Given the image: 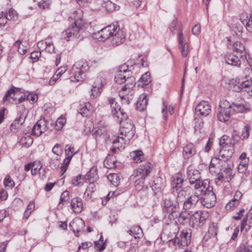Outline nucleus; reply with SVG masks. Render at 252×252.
<instances>
[{"label": "nucleus", "mask_w": 252, "mask_h": 252, "mask_svg": "<svg viewBox=\"0 0 252 252\" xmlns=\"http://www.w3.org/2000/svg\"><path fill=\"white\" fill-rule=\"evenodd\" d=\"M209 168L210 173L217 176L215 180L218 186L225 179H231L234 175L232 162L225 161L217 157L212 158Z\"/></svg>", "instance_id": "nucleus-1"}, {"label": "nucleus", "mask_w": 252, "mask_h": 252, "mask_svg": "<svg viewBox=\"0 0 252 252\" xmlns=\"http://www.w3.org/2000/svg\"><path fill=\"white\" fill-rule=\"evenodd\" d=\"M122 116L120 120L121 127L120 134L113 141V144L120 143L122 147L123 144L128 143L130 140L133 137L135 132V127L131 120L128 119L125 112H121ZM118 148L119 146H118Z\"/></svg>", "instance_id": "nucleus-2"}, {"label": "nucleus", "mask_w": 252, "mask_h": 252, "mask_svg": "<svg viewBox=\"0 0 252 252\" xmlns=\"http://www.w3.org/2000/svg\"><path fill=\"white\" fill-rule=\"evenodd\" d=\"M74 21L71 27L67 28L62 33V38L69 41L74 38H79V32L83 26L82 22V14L79 11H75L73 13V17Z\"/></svg>", "instance_id": "nucleus-3"}, {"label": "nucleus", "mask_w": 252, "mask_h": 252, "mask_svg": "<svg viewBox=\"0 0 252 252\" xmlns=\"http://www.w3.org/2000/svg\"><path fill=\"white\" fill-rule=\"evenodd\" d=\"M115 82L121 84L126 82H128L131 86L132 83L135 82V78L132 76V71L128 69V66L124 63L119 67L115 76Z\"/></svg>", "instance_id": "nucleus-4"}, {"label": "nucleus", "mask_w": 252, "mask_h": 252, "mask_svg": "<svg viewBox=\"0 0 252 252\" xmlns=\"http://www.w3.org/2000/svg\"><path fill=\"white\" fill-rule=\"evenodd\" d=\"M208 218L207 212L197 211L190 216L189 225L192 228L202 227L205 224Z\"/></svg>", "instance_id": "nucleus-5"}, {"label": "nucleus", "mask_w": 252, "mask_h": 252, "mask_svg": "<svg viewBox=\"0 0 252 252\" xmlns=\"http://www.w3.org/2000/svg\"><path fill=\"white\" fill-rule=\"evenodd\" d=\"M205 191L201 193L204 197L199 198L201 204L207 208H210L215 206L217 198L211 186H208Z\"/></svg>", "instance_id": "nucleus-6"}, {"label": "nucleus", "mask_w": 252, "mask_h": 252, "mask_svg": "<svg viewBox=\"0 0 252 252\" xmlns=\"http://www.w3.org/2000/svg\"><path fill=\"white\" fill-rule=\"evenodd\" d=\"M250 82H244L240 83L239 78L232 79L230 80L229 85L233 91L236 92H245L249 96H252V90H251Z\"/></svg>", "instance_id": "nucleus-7"}, {"label": "nucleus", "mask_w": 252, "mask_h": 252, "mask_svg": "<svg viewBox=\"0 0 252 252\" xmlns=\"http://www.w3.org/2000/svg\"><path fill=\"white\" fill-rule=\"evenodd\" d=\"M231 103L229 101L225 100L221 102L217 114L218 120L222 122L227 121L231 117Z\"/></svg>", "instance_id": "nucleus-8"}, {"label": "nucleus", "mask_w": 252, "mask_h": 252, "mask_svg": "<svg viewBox=\"0 0 252 252\" xmlns=\"http://www.w3.org/2000/svg\"><path fill=\"white\" fill-rule=\"evenodd\" d=\"M191 231L189 229H183L179 235L172 240L175 245L179 248L187 247L191 242Z\"/></svg>", "instance_id": "nucleus-9"}, {"label": "nucleus", "mask_w": 252, "mask_h": 252, "mask_svg": "<svg viewBox=\"0 0 252 252\" xmlns=\"http://www.w3.org/2000/svg\"><path fill=\"white\" fill-rule=\"evenodd\" d=\"M153 168L154 166L151 162L146 161L144 164L140 165L137 170L134 171L132 177L145 179L150 175Z\"/></svg>", "instance_id": "nucleus-10"}, {"label": "nucleus", "mask_w": 252, "mask_h": 252, "mask_svg": "<svg viewBox=\"0 0 252 252\" xmlns=\"http://www.w3.org/2000/svg\"><path fill=\"white\" fill-rule=\"evenodd\" d=\"M117 27L114 25H109L106 26L97 32L94 33V37L104 41L112 36L114 32H116Z\"/></svg>", "instance_id": "nucleus-11"}, {"label": "nucleus", "mask_w": 252, "mask_h": 252, "mask_svg": "<svg viewBox=\"0 0 252 252\" xmlns=\"http://www.w3.org/2000/svg\"><path fill=\"white\" fill-rule=\"evenodd\" d=\"M196 147L191 143L184 147L183 150V157L185 161H192L194 157L196 155Z\"/></svg>", "instance_id": "nucleus-12"}, {"label": "nucleus", "mask_w": 252, "mask_h": 252, "mask_svg": "<svg viewBox=\"0 0 252 252\" xmlns=\"http://www.w3.org/2000/svg\"><path fill=\"white\" fill-rule=\"evenodd\" d=\"M234 152V146L232 143L228 145H225L221 147L219 152V155L218 158L225 161H231L229 159L232 157Z\"/></svg>", "instance_id": "nucleus-13"}, {"label": "nucleus", "mask_w": 252, "mask_h": 252, "mask_svg": "<svg viewBox=\"0 0 252 252\" xmlns=\"http://www.w3.org/2000/svg\"><path fill=\"white\" fill-rule=\"evenodd\" d=\"M233 110L238 113H245L250 111L251 106L249 102L243 101L240 102H233L231 103Z\"/></svg>", "instance_id": "nucleus-14"}, {"label": "nucleus", "mask_w": 252, "mask_h": 252, "mask_svg": "<svg viewBox=\"0 0 252 252\" xmlns=\"http://www.w3.org/2000/svg\"><path fill=\"white\" fill-rule=\"evenodd\" d=\"M233 50L236 53V54L242 60L248 62L245 47L241 42L239 41L235 42L233 45Z\"/></svg>", "instance_id": "nucleus-15"}, {"label": "nucleus", "mask_w": 252, "mask_h": 252, "mask_svg": "<svg viewBox=\"0 0 252 252\" xmlns=\"http://www.w3.org/2000/svg\"><path fill=\"white\" fill-rule=\"evenodd\" d=\"M211 111V106L206 101L200 102L195 107V112L197 115L207 116L210 113Z\"/></svg>", "instance_id": "nucleus-16"}, {"label": "nucleus", "mask_w": 252, "mask_h": 252, "mask_svg": "<svg viewBox=\"0 0 252 252\" xmlns=\"http://www.w3.org/2000/svg\"><path fill=\"white\" fill-rule=\"evenodd\" d=\"M69 79L71 82L82 81L86 77V74L82 73L80 69L74 65L69 71Z\"/></svg>", "instance_id": "nucleus-17"}, {"label": "nucleus", "mask_w": 252, "mask_h": 252, "mask_svg": "<svg viewBox=\"0 0 252 252\" xmlns=\"http://www.w3.org/2000/svg\"><path fill=\"white\" fill-rule=\"evenodd\" d=\"M111 37H112L111 42L113 46L120 45L125 40L123 32L118 26L116 28V32H114Z\"/></svg>", "instance_id": "nucleus-18"}, {"label": "nucleus", "mask_w": 252, "mask_h": 252, "mask_svg": "<svg viewBox=\"0 0 252 252\" xmlns=\"http://www.w3.org/2000/svg\"><path fill=\"white\" fill-rule=\"evenodd\" d=\"M238 55H234L232 53H227L224 56L225 62L233 66H240L241 64V59H239Z\"/></svg>", "instance_id": "nucleus-19"}, {"label": "nucleus", "mask_w": 252, "mask_h": 252, "mask_svg": "<svg viewBox=\"0 0 252 252\" xmlns=\"http://www.w3.org/2000/svg\"><path fill=\"white\" fill-rule=\"evenodd\" d=\"M199 200L198 195H193L188 197L184 202L183 209L188 210L193 207Z\"/></svg>", "instance_id": "nucleus-20"}, {"label": "nucleus", "mask_w": 252, "mask_h": 252, "mask_svg": "<svg viewBox=\"0 0 252 252\" xmlns=\"http://www.w3.org/2000/svg\"><path fill=\"white\" fill-rule=\"evenodd\" d=\"M218 227L217 223L211 222L209 225L208 230L204 236L203 240L207 241L211 237H215L218 233Z\"/></svg>", "instance_id": "nucleus-21"}, {"label": "nucleus", "mask_w": 252, "mask_h": 252, "mask_svg": "<svg viewBox=\"0 0 252 252\" xmlns=\"http://www.w3.org/2000/svg\"><path fill=\"white\" fill-rule=\"evenodd\" d=\"M70 205L71 209L76 214L80 213L83 210V202L82 199L79 197L72 198L71 200Z\"/></svg>", "instance_id": "nucleus-22"}, {"label": "nucleus", "mask_w": 252, "mask_h": 252, "mask_svg": "<svg viewBox=\"0 0 252 252\" xmlns=\"http://www.w3.org/2000/svg\"><path fill=\"white\" fill-rule=\"evenodd\" d=\"M70 227H72L73 231L76 236L79 237L82 231V228L84 226V222L82 219L72 221L69 224Z\"/></svg>", "instance_id": "nucleus-23"}, {"label": "nucleus", "mask_w": 252, "mask_h": 252, "mask_svg": "<svg viewBox=\"0 0 252 252\" xmlns=\"http://www.w3.org/2000/svg\"><path fill=\"white\" fill-rule=\"evenodd\" d=\"M187 176L190 184H193L197 180L200 179V174L198 170L189 167L187 169Z\"/></svg>", "instance_id": "nucleus-24"}, {"label": "nucleus", "mask_w": 252, "mask_h": 252, "mask_svg": "<svg viewBox=\"0 0 252 252\" xmlns=\"http://www.w3.org/2000/svg\"><path fill=\"white\" fill-rule=\"evenodd\" d=\"M108 101L109 104L110 105L112 108V114L113 116L118 118V119H119L121 112H124L123 110L119 107V105H118L115 98H110L108 99Z\"/></svg>", "instance_id": "nucleus-25"}, {"label": "nucleus", "mask_w": 252, "mask_h": 252, "mask_svg": "<svg viewBox=\"0 0 252 252\" xmlns=\"http://www.w3.org/2000/svg\"><path fill=\"white\" fill-rule=\"evenodd\" d=\"M184 181V179L181 175L176 176L174 178L171 188V192L172 193L175 194V191H177L180 189H182Z\"/></svg>", "instance_id": "nucleus-26"}, {"label": "nucleus", "mask_w": 252, "mask_h": 252, "mask_svg": "<svg viewBox=\"0 0 252 252\" xmlns=\"http://www.w3.org/2000/svg\"><path fill=\"white\" fill-rule=\"evenodd\" d=\"M148 102V100L146 94H142L140 95L136 102V109L141 112L144 111L146 108Z\"/></svg>", "instance_id": "nucleus-27"}, {"label": "nucleus", "mask_w": 252, "mask_h": 252, "mask_svg": "<svg viewBox=\"0 0 252 252\" xmlns=\"http://www.w3.org/2000/svg\"><path fill=\"white\" fill-rule=\"evenodd\" d=\"M191 215L189 212L187 210L179 212L177 218L178 222L180 224L183 225L188 222L189 223Z\"/></svg>", "instance_id": "nucleus-28"}, {"label": "nucleus", "mask_w": 252, "mask_h": 252, "mask_svg": "<svg viewBox=\"0 0 252 252\" xmlns=\"http://www.w3.org/2000/svg\"><path fill=\"white\" fill-rule=\"evenodd\" d=\"M98 178L96 166H93L85 176V180H88L91 184L96 181Z\"/></svg>", "instance_id": "nucleus-29"}, {"label": "nucleus", "mask_w": 252, "mask_h": 252, "mask_svg": "<svg viewBox=\"0 0 252 252\" xmlns=\"http://www.w3.org/2000/svg\"><path fill=\"white\" fill-rule=\"evenodd\" d=\"M125 83V85L123 86L121 90L119 92V96L121 98L128 95L129 93H133L132 89L136 84L135 82H134V83H132L131 86V84L128 82H126Z\"/></svg>", "instance_id": "nucleus-30"}, {"label": "nucleus", "mask_w": 252, "mask_h": 252, "mask_svg": "<svg viewBox=\"0 0 252 252\" xmlns=\"http://www.w3.org/2000/svg\"><path fill=\"white\" fill-rule=\"evenodd\" d=\"M164 212L168 214V217L170 220H174L177 219L179 216V213L180 212L178 203L175 204L173 207L168 209Z\"/></svg>", "instance_id": "nucleus-31"}, {"label": "nucleus", "mask_w": 252, "mask_h": 252, "mask_svg": "<svg viewBox=\"0 0 252 252\" xmlns=\"http://www.w3.org/2000/svg\"><path fill=\"white\" fill-rule=\"evenodd\" d=\"M97 80L98 82L100 81V83L93 86L91 94V97L92 98H94L100 94L101 87L103 86L104 83H105V81L103 82L101 78L97 79Z\"/></svg>", "instance_id": "nucleus-32"}, {"label": "nucleus", "mask_w": 252, "mask_h": 252, "mask_svg": "<svg viewBox=\"0 0 252 252\" xmlns=\"http://www.w3.org/2000/svg\"><path fill=\"white\" fill-rule=\"evenodd\" d=\"M208 183L209 182L207 181L206 182L203 181L199 179L193 183V184H194V189H197L201 194L207 188V187L209 186Z\"/></svg>", "instance_id": "nucleus-33"}, {"label": "nucleus", "mask_w": 252, "mask_h": 252, "mask_svg": "<svg viewBox=\"0 0 252 252\" xmlns=\"http://www.w3.org/2000/svg\"><path fill=\"white\" fill-rule=\"evenodd\" d=\"M127 233L134 236L135 239L140 238L143 234L142 229L139 225L133 226L131 229L127 231Z\"/></svg>", "instance_id": "nucleus-34"}, {"label": "nucleus", "mask_w": 252, "mask_h": 252, "mask_svg": "<svg viewBox=\"0 0 252 252\" xmlns=\"http://www.w3.org/2000/svg\"><path fill=\"white\" fill-rule=\"evenodd\" d=\"M252 226V218L248 219V216H245L241 224V231L246 232L249 230Z\"/></svg>", "instance_id": "nucleus-35"}, {"label": "nucleus", "mask_w": 252, "mask_h": 252, "mask_svg": "<svg viewBox=\"0 0 252 252\" xmlns=\"http://www.w3.org/2000/svg\"><path fill=\"white\" fill-rule=\"evenodd\" d=\"M151 82L150 73L147 72L144 74L138 81V86L143 87L144 86L149 84Z\"/></svg>", "instance_id": "nucleus-36"}, {"label": "nucleus", "mask_w": 252, "mask_h": 252, "mask_svg": "<svg viewBox=\"0 0 252 252\" xmlns=\"http://www.w3.org/2000/svg\"><path fill=\"white\" fill-rule=\"evenodd\" d=\"M145 179L138 177L135 182V189L138 191L146 190L148 189L147 185L145 184Z\"/></svg>", "instance_id": "nucleus-37"}, {"label": "nucleus", "mask_w": 252, "mask_h": 252, "mask_svg": "<svg viewBox=\"0 0 252 252\" xmlns=\"http://www.w3.org/2000/svg\"><path fill=\"white\" fill-rule=\"evenodd\" d=\"M38 125L41 127L43 132H45L47 130L50 129L52 126V124L49 121L45 120V118L40 119L38 121Z\"/></svg>", "instance_id": "nucleus-38"}, {"label": "nucleus", "mask_w": 252, "mask_h": 252, "mask_svg": "<svg viewBox=\"0 0 252 252\" xmlns=\"http://www.w3.org/2000/svg\"><path fill=\"white\" fill-rule=\"evenodd\" d=\"M69 193L67 190H65L62 193L58 204L59 207L63 208L64 204L68 203L69 199Z\"/></svg>", "instance_id": "nucleus-39"}, {"label": "nucleus", "mask_w": 252, "mask_h": 252, "mask_svg": "<svg viewBox=\"0 0 252 252\" xmlns=\"http://www.w3.org/2000/svg\"><path fill=\"white\" fill-rule=\"evenodd\" d=\"M105 132L104 127H98L96 130L94 131L93 136L96 141H99L102 138H103Z\"/></svg>", "instance_id": "nucleus-40"}, {"label": "nucleus", "mask_w": 252, "mask_h": 252, "mask_svg": "<svg viewBox=\"0 0 252 252\" xmlns=\"http://www.w3.org/2000/svg\"><path fill=\"white\" fill-rule=\"evenodd\" d=\"M131 156L133 160L136 162H141L145 160V157L141 151H136L132 152Z\"/></svg>", "instance_id": "nucleus-41"}, {"label": "nucleus", "mask_w": 252, "mask_h": 252, "mask_svg": "<svg viewBox=\"0 0 252 252\" xmlns=\"http://www.w3.org/2000/svg\"><path fill=\"white\" fill-rule=\"evenodd\" d=\"M103 6L108 12H112L119 9V6L110 0L104 2Z\"/></svg>", "instance_id": "nucleus-42"}, {"label": "nucleus", "mask_w": 252, "mask_h": 252, "mask_svg": "<svg viewBox=\"0 0 252 252\" xmlns=\"http://www.w3.org/2000/svg\"><path fill=\"white\" fill-rule=\"evenodd\" d=\"M177 202H175L172 200L169 197L165 198L164 200L163 208V210L164 212L166 211L168 209L173 207L175 204H178Z\"/></svg>", "instance_id": "nucleus-43"}, {"label": "nucleus", "mask_w": 252, "mask_h": 252, "mask_svg": "<svg viewBox=\"0 0 252 252\" xmlns=\"http://www.w3.org/2000/svg\"><path fill=\"white\" fill-rule=\"evenodd\" d=\"M251 130V128L250 125L249 124L246 125L242 129L240 138L242 140H245L248 138L250 135Z\"/></svg>", "instance_id": "nucleus-44"}, {"label": "nucleus", "mask_w": 252, "mask_h": 252, "mask_svg": "<svg viewBox=\"0 0 252 252\" xmlns=\"http://www.w3.org/2000/svg\"><path fill=\"white\" fill-rule=\"evenodd\" d=\"M114 158H106L104 161V166L108 169H112L115 168L116 165V161L114 159Z\"/></svg>", "instance_id": "nucleus-45"}, {"label": "nucleus", "mask_w": 252, "mask_h": 252, "mask_svg": "<svg viewBox=\"0 0 252 252\" xmlns=\"http://www.w3.org/2000/svg\"><path fill=\"white\" fill-rule=\"evenodd\" d=\"M14 46L18 48V52L21 55L26 54L27 51V49L22 44V40L21 39L17 40L14 43Z\"/></svg>", "instance_id": "nucleus-46"}, {"label": "nucleus", "mask_w": 252, "mask_h": 252, "mask_svg": "<svg viewBox=\"0 0 252 252\" xmlns=\"http://www.w3.org/2000/svg\"><path fill=\"white\" fill-rule=\"evenodd\" d=\"M26 117L24 116H20L16 118L15 121L11 124V127H15V129L20 128L25 122Z\"/></svg>", "instance_id": "nucleus-47"}, {"label": "nucleus", "mask_w": 252, "mask_h": 252, "mask_svg": "<svg viewBox=\"0 0 252 252\" xmlns=\"http://www.w3.org/2000/svg\"><path fill=\"white\" fill-rule=\"evenodd\" d=\"M74 65L77 67L78 69H80L81 73L83 74H85V72L89 68L88 63L84 62H79L74 64Z\"/></svg>", "instance_id": "nucleus-48"}, {"label": "nucleus", "mask_w": 252, "mask_h": 252, "mask_svg": "<svg viewBox=\"0 0 252 252\" xmlns=\"http://www.w3.org/2000/svg\"><path fill=\"white\" fill-rule=\"evenodd\" d=\"M95 186L93 184H90L86 189L84 196L86 199L91 198V195L95 191Z\"/></svg>", "instance_id": "nucleus-49"}, {"label": "nucleus", "mask_w": 252, "mask_h": 252, "mask_svg": "<svg viewBox=\"0 0 252 252\" xmlns=\"http://www.w3.org/2000/svg\"><path fill=\"white\" fill-rule=\"evenodd\" d=\"M66 119L64 117H61L59 118L56 123L55 128L57 130H60L63 126L66 123Z\"/></svg>", "instance_id": "nucleus-50"}, {"label": "nucleus", "mask_w": 252, "mask_h": 252, "mask_svg": "<svg viewBox=\"0 0 252 252\" xmlns=\"http://www.w3.org/2000/svg\"><path fill=\"white\" fill-rule=\"evenodd\" d=\"M162 187L161 183V179L158 178L154 181V184L153 185V189L155 191H160Z\"/></svg>", "instance_id": "nucleus-51"}, {"label": "nucleus", "mask_w": 252, "mask_h": 252, "mask_svg": "<svg viewBox=\"0 0 252 252\" xmlns=\"http://www.w3.org/2000/svg\"><path fill=\"white\" fill-rule=\"evenodd\" d=\"M43 133V132L41 130V127L39 126L38 125V122H37L36 124L33 126L32 128V134L39 136Z\"/></svg>", "instance_id": "nucleus-52"}, {"label": "nucleus", "mask_w": 252, "mask_h": 252, "mask_svg": "<svg viewBox=\"0 0 252 252\" xmlns=\"http://www.w3.org/2000/svg\"><path fill=\"white\" fill-rule=\"evenodd\" d=\"M248 161L245 160H241L238 166V170L240 173L245 172L248 168Z\"/></svg>", "instance_id": "nucleus-53"}, {"label": "nucleus", "mask_w": 252, "mask_h": 252, "mask_svg": "<svg viewBox=\"0 0 252 252\" xmlns=\"http://www.w3.org/2000/svg\"><path fill=\"white\" fill-rule=\"evenodd\" d=\"M179 34L177 37L179 45H183L184 43H188L184 36L183 33L182 32V27L180 26L178 28Z\"/></svg>", "instance_id": "nucleus-54"}, {"label": "nucleus", "mask_w": 252, "mask_h": 252, "mask_svg": "<svg viewBox=\"0 0 252 252\" xmlns=\"http://www.w3.org/2000/svg\"><path fill=\"white\" fill-rule=\"evenodd\" d=\"M77 152L74 151V147L69 146L68 145H65V154L66 157L71 156V158L76 154Z\"/></svg>", "instance_id": "nucleus-55"}, {"label": "nucleus", "mask_w": 252, "mask_h": 252, "mask_svg": "<svg viewBox=\"0 0 252 252\" xmlns=\"http://www.w3.org/2000/svg\"><path fill=\"white\" fill-rule=\"evenodd\" d=\"M179 46L182 56L183 57H187L189 52L188 43H184V44Z\"/></svg>", "instance_id": "nucleus-56"}, {"label": "nucleus", "mask_w": 252, "mask_h": 252, "mask_svg": "<svg viewBox=\"0 0 252 252\" xmlns=\"http://www.w3.org/2000/svg\"><path fill=\"white\" fill-rule=\"evenodd\" d=\"M177 194V201H183V199L185 198L186 195V191L182 189H180L177 191H175V195Z\"/></svg>", "instance_id": "nucleus-57"}, {"label": "nucleus", "mask_w": 252, "mask_h": 252, "mask_svg": "<svg viewBox=\"0 0 252 252\" xmlns=\"http://www.w3.org/2000/svg\"><path fill=\"white\" fill-rule=\"evenodd\" d=\"M4 184L5 187L12 188L15 186L14 181L11 178L9 175H7L4 180Z\"/></svg>", "instance_id": "nucleus-58"}, {"label": "nucleus", "mask_w": 252, "mask_h": 252, "mask_svg": "<svg viewBox=\"0 0 252 252\" xmlns=\"http://www.w3.org/2000/svg\"><path fill=\"white\" fill-rule=\"evenodd\" d=\"M239 203V201H235L234 200H231L226 205L225 208L227 211L233 210L235 207H236Z\"/></svg>", "instance_id": "nucleus-59"}, {"label": "nucleus", "mask_w": 252, "mask_h": 252, "mask_svg": "<svg viewBox=\"0 0 252 252\" xmlns=\"http://www.w3.org/2000/svg\"><path fill=\"white\" fill-rule=\"evenodd\" d=\"M237 252H248V243L246 241H243L237 249Z\"/></svg>", "instance_id": "nucleus-60"}, {"label": "nucleus", "mask_w": 252, "mask_h": 252, "mask_svg": "<svg viewBox=\"0 0 252 252\" xmlns=\"http://www.w3.org/2000/svg\"><path fill=\"white\" fill-rule=\"evenodd\" d=\"M72 158L71 156L66 157V158L64 159L63 164L61 167V171H62L63 174L66 171Z\"/></svg>", "instance_id": "nucleus-61"}, {"label": "nucleus", "mask_w": 252, "mask_h": 252, "mask_svg": "<svg viewBox=\"0 0 252 252\" xmlns=\"http://www.w3.org/2000/svg\"><path fill=\"white\" fill-rule=\"evenodd\" d=\"M19 88L13 87L11 89L7 91L5 96L3 98V101L5 102L8 100V98L10 97L11 94H14L16 90H18Z\"/></svg>", "instance_id": "nucleus-62"}, {"label": "nucleus", "mask_w": 252, "mask_h": 252, "mask_svg": "<svg viewBox=\"0 0 252 252\" xmlns=\"http://www.w3.org/2000/svg\"><path fill=\"white\" fill-rule=\"evenodd\" d=\"M240 20L241 23L245 25V24L247 23L248 20H249L251 18V15L246 12L242 13L239 15Z\"/></svg>", "instance_id": "nucleus-63"}, {"label": "nucleus", "mask_w": 252, "mask_h": 252, "mask_svg": "<svg viewBox=\"0 0 252 252\" xmlns=\"http://www.w3.org/2000/svg\"><path fill=\"white\" fill-rule=\"evenodd\" d=\"M7 19L8 20L13 19L15 20V19L17 18V14L16 12L13 9H10L8 12L4 14Z\"/></svg>", "instance_id": "nucleus-64"}]
</instances>
